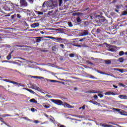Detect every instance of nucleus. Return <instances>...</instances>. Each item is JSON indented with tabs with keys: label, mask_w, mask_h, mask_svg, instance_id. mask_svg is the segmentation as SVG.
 I'll use <instances>...</instances> for the list:
<instances>
[{
	"label": "nucleus",
	"mask_w": 127,
	"mask_h": 127,
	"mask_svg": "<svg viewBox=\"0 0 127 127\" xmlns=\"http://www.w3.org/2000/svg\"><path fill=\"white\" fill-rule=\"evenodd\" d=\"M0 121L2 123H4V120H3V119L2 117L0 118Z\"/></svg>",
	"instance_id": "nucleus-49"
},
{
	"label": "nucleus",
	"mask_w": 127,
	"mask_h": 127,
	"mask_svg": "<svg viewBox=\"0 0 127 127\" xmlns=\"http://www.w3.org/2000/svg\"><path fill=\"white\" fill-rule=\"evenodd\" d=\"M16 47H19V48H24V47H25V46L17 45H16Z\"/></svg>",
	"instance_id": "nucleus-37"
},
{
	"label": "nucleus",
	"mask_w": 127,
	"mask_h": 127,
	"mask_svg": "<svg viewBox=\"0 0 127 127\" xmlns=\"http://www.w3.org/2000/svg\"><path fill=\"white\" fill-rule=\"evenodd\" d=\"M124 54H125V53L124 52V51H121L119 52V55L120 57L124 56Z\"/></svg>",
	"instance_id": "nucleus-22"
},
{
	"label": "nucleus",
	"mask_w": 127,
	"mask_h": 127,
	"mask_svg": "<svg viewBox=\"0 0 127 127\" xmlns=\"http://www.w3.org/2000/svg\"><path fill=\"white\" fill-rule=\"evenodd\" d=\"M89 25V23L87 21H85L84 23V27H87Z\"/></svg>",
	"instance_id": "nucleus-36"
},
{
	"label": "nucleus",
	"mask_w": 127,
	"mask_h": 127,
	"mask_svg": "<svg viewBox=\"0 0 127 127\" xmlns=\"http://www.w3.org/2000/svg\"><path fill=\"white\" fill-rule=\"evenodd\" d=\"M80 108H82L83 110H85V105H83L82 106V107Z\"/></svg>",
	"instance_id": "nucleus-63"
},
{
	"label": "nucleus",
	"mask_w": 127,
	"mask_h": 127,
	"mask_svg": "<svg viewBox=\"0 0 127 127\" xmlns=\"http://www.w3.org/2000/svg\"><path fill=\"white\" fill-rule=\"evenodd\" d=\"M102 126L103 127H111V126L105 125H102Z\"/></svg>",
	"instance_id": "nucleus-46"
},
{
	"label": "nucleus",
	"mask_w": 127,
	"mask_h": 127,
	"mask_svg": "<svg viewBox=\"0 0 127 127\" xmlns=\"http://www.w3.org/2000/svg\"><path fill=\"white\" fill-rule=\"evenodd\" d=\"M39 15H43V12L36 11V12Z\"/></svg>",
	"instance_id": "nucleus-33"
},
{
	"label": "nucleus",
	"mask_w": 127,
	"mask_h": 127,
	"mask_svg": "<svg viewBox=\"0 0 127 127\" xmlns=\"http://www.w3.org/2000/svg\"><path fill=\"white\" fill-rule=\"evenodd\" d=\"M58 82H60V83L62 84H64V85H65V82H63V81H59Z\"/></svg>",
	"instance_id": "nucleus-55"
},
{
	"label": "nucleus",
	"mask_w": 127,
	"mask_h": 127,
	"mask_svg": "<svg viewBox=\"0 0 127 127\" xmlns=\"http://www.w3.org/2000/svg\"><path fill=\"white\" fill-rule=\"evenodd\" d=\"M30 102L34 103V104H37L38 102L37 100H36L35 99H32L30 100Z\"/></svg>",
	"instance_id": "nucleus-14"
},
{
	"label": "nucleus",
	"mask_w": 127,
	"mask_h": 127,
	"mask_svg": "<svg viewBox=\"0 0 127 127\" xmlns=\"http://www.w3.org/2000/svg\"><path fill=\"white\" fill-rule=\"evenodd\" d=\"M108 51H111V52H114L115 51V49L113 48L109 49Z\"/></svg>",
	"instance_id": "nucleus-50"
},
{
	"label": "nucleus",
	"mask_w": 127,
	"mask_h": 127,
	"mask_svg": "<svg viewBox=\"0 0 127 127\" xmlns=\"http://www.w3.org/2000/svg\"><path fill=\"white\" fill-rule=\"evenodd\" d=\"M9 83H12V84H15V82L13 81H9Z\"/></svg>",
	"instance_id": "nucleus-60"
},
{
	"label": "nucleus",
	"mask_w": 127,
	"mask_h": 127,
	"mask_svg": "<svg viewBox=\"0 0 127 127\" xmlns=\"http://www.w3.org/2000/svg\"><path fill=\"white\" fill-rule=\"evenodd\" d=\"M113 87L114 88H116V89H117L118 88V87L117 86H116V85H115V84H113Z\"/></svg>",
	"instance_id": "nucleus-56"
},
{
	"label": "nucleus",
	"mask_w": 127,
	"mask_h": 127,
	"mask_svg": "<svg viewBox=\"0 0 127 127\" xmlns=\"http://www.w3.org/2000/svg\"><path fill=\"white\" fill-rule=\"evenodd\" d=\"M96 18H98L99 19V21L100 23H103V22H104L105 21L107 22V20H106L104 17L102 16L101 15H97L96 16Z\"/></svg>",
	"instance_id": "nucleus-6"
},
{
	"label": "nucleus",
	"mask_w": 127,
	"mask_h": 127,
	"mask_svg": "<svg viewBox=\"0 0 127 127\" xmlns=\"http://www.w3.org/2000/svg\"><path fill=\"white\" fill-rule=\"evenodd\" d=\"M88 93H92V94H97V93H102L101 91H96V90H91L90 91H88Z\"/></svg>",
	"instance_id": "nucleus-8"
},
{
	"label": "nucleus",
	"mask_w": 127,
	"mask_h": 127,
	"mask_svg": "<svg viewBox=\"0 0 127 127\" xmlns=\"http://www.w3.org/2000/svg\"><path fill=\"white\" fill-rule=\"evenodd\" d=\"M28 1L30 2L31 3H33V0H28Z\"/></svg>",
	"instance_id": "nucleus-58"
},
{
	"label": "nucleus",
	"mask_w": 127,
	"mask_h": 127,
	"mask_svg": "<svg viewBox=\"0 0 127 127\" xmlns=\"http://www.w3.org/2000/svg\"><path fill=\"white\" fill-rule=\"evenodd\" d=\"M118 61H119L120 63H123L124 62V59L122 58H120L119 59Z\"/></svg>",
	"instance_id": "nucleus-30"
},
{
	"label": "nucleus",
	"mask_w": 127,
	"mask_h": 127,
	"mask_svg": "<svg viewBox=\"0 0 127 127\" xmlns=\"http://www.w3.org/2000/svg\"><path fill=\"white\" fill-rule=\"evenodd\" d=\"M38 79H44V77L43 76H38Z\"/></svg>",
	"instance_id": "nucleus-52"
},
{
	"label": "nucleus",
	"mask_w": 127,
	"mask_h": 127,
	"mask_svg": "<svg viewBox=\"0 0 127 127\" xmlns=\"http://www.w3.org/2000/svg\"><path fill=\"white\" fill-rule=\"evenodd\" d=\"M59 5L60 7H61L62 5V3H63V0H59Z\"/></svg>",
	"instance_id": "nucleus-29"
},
{
	"label": "nucleus",
	"mask_w": 127,
	"mask_h": 127,
	"mask_svg": "<svg viewBox=\"0 0 127 127\" xmlns=\"http://www.w3.org/2000/svg\"><path fill=\"white\" fill-rule=\"evenodd\" d=\"M60 46L62 48V49H64L65 48L64 45L61 44Z\"/></svg>",
	"instance_id": "nucleus-45"
},
{
	"label": "nucleus",
	"mask_w": 127,
	"mask_h": 127,
	"mask_svg": "<svg viewBox=\"0 0 127 127\" xmlns=\"http://www.w3.org/2000/svg\"><path fill=\"white\" fill-rule=\"evenodd\" d=\"M48 81H50L51 82H58L59 81L58 80H52V79H48Z\"/></svg>",
	"instance_id": "nucleus-24"
},
{
	"label": "nucleus",
	"mask_w": 127,
	"mask_h": 127,
	"mask_svg": "<svg viewBox=\"0 0 127 127\" xmlns=\"http://www.w3.org/2000/svg\"><path fill=\"white\" fill-rule=\"evenodd\" d=\"M46 1H45V2H44L43 3V5H42V7H43V8L46 7Z\"/></svg>",
	"instance_id": "nucleus-47"
},
{
	"label": "nucleus",
	"mask_w": 127,
	"mask_h": 127,
	"mask_svg": "<svg viewBox=\"0 0 127 127\" xmlns=\"http://www.w3.org/2000/svg\"><path fill=\"white\" fill-rule=\"evenodd\" d=\"M111 63H112L111 61H110V60L105 61V64L107 65H110L111 64Z\"/></svg>",
	"instance_id": "nucleus-19"
},
{
	"label": "nucleus",
	"mask_w": 127,
	"mask_h": 127,
	"mask_svg": "<svg viewBox=\"0 0 127 127\" xmlns=\"http://www.w3.org/2000/svg\"><path fill=\"white\" fill-rule=\"evenodd\" d=\"M114 93H113V92H110V91H108V92H105V95H109V96H110V95H114Z\"/></svg>",
	"instance_id": "nucleus-16"
},
{
	"label": "nucleus",
	"mask_w": 127,
	"mask_h": 127,
	"mask_svg": "<svg viewBox=\"0 0 127 127\" xmlns=\"http://www.w3.org/2000/svg\"><path fill=\"white\" fill-rule=\"evenodd\" d=\"M84 40H85V38H82V39H81L78 40V41H79V42H82V41H83Z\"/></svg>",
	"instance_id": "nucleus-54"
},
{
	"label": "nucleus",
	"mask_w": 127,
	"mask_h": 127,
	"mask_svg": "<svg viewBox=\"0 0 127 127\" xmlns=\"http://www.w3.org/2000/svg\"><path fill=\"white\" fill-rule=\"evenodd\" d=\"M112 109L114 111H116L117 112L119 113V114H120L121 115L127 116V112L124 110L115 108H113Z\"/></svg>",
	"instance_id": "nucleus-3"
},
{
	"label": "nucleus",
	"mask_w": 127,
	"mask_h": 127,
	"mask_svg": "<svg viewBox=\"0 0 127 127\" xmlns=\"http://www.w3.org/2000/svg\"><path fill=\"white\" fill-rule=\"evenodd\" d=\"M2 81H4L9 83L10 80L8 79H2Z\"/></svg>",
	"instance_id": "nucleus-38"
},
{
	"label": "nucleus",
	"mask_w": 127,
	"mask_h": 127,
	"mask_svg": "<svg viewBox=\"0 0 127 127\" xmlns=\"http://www.w3.org/2000/svg\"><path fill=\"white\" fill-rule=\"evenodd\" d=\"M119 86H122V87H125V84H122V83H119Z\"/></svg>",
	"instance_id": "nucleus-44"
},
{
	"label": "nucleus",
	"mask_w": 127,
	"mask_h": 127,
	"mask_svg": "<svg viewBox=\"0 0 127 127\" xmlns=\"http://www.w3.org/2000/svg\"><path fill=\"white\" fill-rule=\"evenodd\" d=\"M80 14H81L80 13H73L72 15H73V16H79Z\"/></svg>",
	"instance_id": "nucleus-27"
},
{
	"label": "nucleus",
	"mask_w": 127,
	"mask_h": 127,
	"mask_svg": "<svg viewBox=\"0 0 127 127\" xmlns=\"http://www.w3.org/2000/svg\"><path fill=\"white\" fill-rule=\"evenodd\" d=\"M100 31H101V30H100V29H96V33H100Z\"/></svg>",
	"instance_id": "nucleus-51"
},
{
	"label": "nucleus",
	"mask_w": 127,
	"mask_h": 127,
	"mask_svg": "<svg viewBox=\"0 0 127 127\" xmlns=\"http://www.w3.org/2000/svg\"><path fill=\"white\" fill-rule=\"evenodd\" d=\"M32 89H34V90H39V87L38 86H35V85H32Z\"/></svg>",
	"instance_id": "nucleus-21"
},
{
	"label": "nucleus",
	"mask_w": 127,
	"mask_h": 127,
	"mask_svg": "<svg viewBox=\"0 0 127 127\" xmlns=\"http://www.w3.org/2000/svg\"><path fill=\"white\" fill-rule=\"evenodd\" d=\"M32 77H33V78H34L38 79L39 76H32Z\"/></svg>",
	"instance_id": "nucleus-61"
},
{
	"label": "nucleus",
	"mask_w": 127,
	"mask_h": 127,
	"mask_svg": "<svg viewBox=\"0 0 127 127\" xmlns=\"http://www.w3.org/2000/svg\"><path fill=\"white\" fill-rule=\"evenodd\" d=\"M51 101L53 103H54L55 104L58 105V106L62 105V106H64L65 108H72V106L70 104H68L67 103H64L63 104V102L62 101V100L52 99Z\"/></svg>",
	"instance_id": "nucleus-1"
},
{
	"label": "nucleus",
	"mask_w": 127,
	"mask_h": 127,
	"mask_svg": "<svg viewBox=\"0 0 127 127\" xmlns=\"http://www.w3.org/2000/svg\"><path fill=\"white\" fill-rule=\"evenodd\" d=\"M98 96H99L100 98H103L104 97V95L101 93H99Z\"/></svg>",
	"instance_id": "nucleus-40"
},
{
	"label": "nucleus",
	"mask_w": 127,
	"mask_h": 127,
	"mask_svg": "<svg viewBox=\"0 0 127 127\" xmlns=\"http://www.w3.org/2000/svg\"><path fill=\"white\" fill-rule=\"evenodd\" d=\"M73 46H75V47H79V48H81V45L75 44V45H73Z\"/></svg>",
	"instance_id": "nucleus-42"
},
{
	"label": "nucleus",
	"mask_w": 127,
	"mask_h": 127,
	"mask_svg": "<svg viewBox=\"0 0 127 127\" xmlns=\"http://www.w3.org/2000/svg\"><path fill=\"white\" fill-rule=\"evenodd\" d=\"M76 21H77V23H80L81 22L82 20H81V18H80L79 16H78L77 18H76Z\"/></svg>",
	"instance_id": "nucleus-20"
},
{
	"label": "nucleus",
	"mask_w": 127,
	"mask_h": 127,
	"mask_svg": "<svg viewBox=\"0 0 127 127\" xmlns=\"http://www.w3.org/2000/svg\"><path fill=\"white\" fill-rule=\"evenodd\" d=\"M93 98H94V99H97L98 97V96H97V95H95L93 96Z\"/></svg>",
	"instance_id": "nucleus-53"
},
{
	"label": "nucleus",
	"mask_w": 127,
	"mask_h": 127,
	"mask_svg": "<svg viewBox=\"0 0 127 127\" xmlns=\"http://www.w3.org/2000/svg\"><path fill=\"white\" fill-rule=\"evenodd\" d=\"M31 111L32 112H34L35 111V108H31Z\"/></svg>",
	"instance_id": "nucleus-62"
},
{
	"label": "nucleus",
	"mask_w": 127,
	"mask_h": 127,
	"mask_svg": "<svg viewBox=\"0 0 127 127\" xmlns=\"http://www.w3.org/2000/svg\"><path fill=\"white\" fill-rule=\"evenodd\" d=\"M114 70L119 71L120 73H124L125 72L123 69L114 68Z\"/></svg>",
	"instance_id": "nucleus-15"
},
{
	"label": "nucleus",
	"mask_w": 127,
	"mask_h": 127,
	"mask_svg": "<svg viewBox=\"0 0 127 127\" xmlns=\"http://www.w3.org/2000/svg\"><path fill=\"white\" fill-rule=\"evenodd\" d=\"M52 50L53 51H56L58 50L56 45H54L52 47Z\"/></svg>",
	"instance_id": "nucleus-17"
},
{
	"label": "nucleus",
	"mask_w": 127,
	"mask_h": 127,
	"mask_svg": "<svg viewBox=\"0 0 127 127\" xmlns=\"http://www.w3.org/2000/svg\"><path fill=\"white\" fill-rule=\"evenodd\" d=\"M77 117H78L80 119H82L83 118V117L82 116H77Z\"/></svg>",
	"instance_id": "nucleus-57"
},
{
	"label": "nucleus",
	"mask_w": 127,
	"mask_h": 127,
	"mask_svg": "<svg viewBox=\"0 0 127 127\" xmlns=\"http://www.w3.org/2000/svg\"><path fill=\"white\" fill-rule=\"evenodd\" d=\"M89 78L92 79H97V78L95 76H92V75H89Z\"/></svg>",
	"instance_id": "nucleus-39"
},
{
	"label": "nucleus",
	"mask_w": 127,
	"mask_h": 127,
	"mask_svg": "<svg viewBox=\"0 0 127 127\" xmlns=\"http://www.w3.org/2000/svg\"><path fill=\"white\" fill-rule=\"evenodd\" d=\"M69 57H70V58H73L75 57V54H73V53H70L69 54Z\"/></svg>",
	"instance_id": "nucleus-28"
},
{
	"label": "nucleus",
	"mask_w": 127,
	"mask_h": 127,
	"mask_svg": "<svg viewBox=\"0 0 127 127\" xmlns=\"http://www.w3.org/2000/svg\"><path fill=\"white\" fill-rule=\"evenodd\" d=\"M39 26V24L38 22L35 23L31 25V27L32 28H36V27H38Z\"/></svg>",
	"instance_id": "nucleus-12"
},
{
	"label": "nucleus",
	"mask_w": 127,
	"mask_h": 127,
	"mask_svg": "<svg viewBox=\"0 0 127 127\" xmlns=\"http://www.w3.org/2000/svg\"><path fill=\"white\" fill-rule=\"evenodd\" d=\"M126 15H127V11H124L122 12V16H125Z\"/></svg>",
	"instance_id": "nucleus-26"
},
{
	"label": "nucleus",
	"mask_w": 127,
	"mask_h": 127,
	"mask_svg": "<svg viewBox=\"0 0 127 127\" xmlns=\"http://www.w3.org/2000/svg\"><path fill=\"white\" fill-rule=\"evenodd\" d=\"M46 97H48V98H51V96L49 95V94L46 95Z\"/></svg>",
	"instance_id": "nucleus-59"
},
{
	"label": "nucleus",
	"mask_w": 127,
	"mask_h": 127,
	"mask_svg": "<svg viewBox=\"0 0 127 127\" xmlns=\"http://www.w3.org/2000/svg\"><path fill=\"white\" fill-rule=\"evenodd\" d=\"M119 97L121 99H124V97H126V95H120Z\"/></svg>",
	"instance_id": "nucleus-32"
},
{
	"label": "nucleus",
	"mask_w": 127,
	"mask_h": 127,
	"mask_svg": "<svg viewBox=\"0 0 127 127\" xmlns=\"http://www.w3.org/2000/svg\"><path fill=\"white\" fill-rule=\"evenodd\" d=\"M16 18V13H15L14 15L11 16V19H12V20L14 19V18Z\"/></svg>",
	"instance_id": "nucleus-25"
},
{
	"label": "nucleus",
	"mask_w": 127,
	"mask_h": 127,
	"mask_svg": "<svg viewBox=\"0 0 127 127\" xmlns=\"http://www.w3.org/2000/svg\"><path fill=\"white\" fill-rule=\"evenodd\" d=\"M78 42L79 41L78 39H74V41H73L72 43H71V45H72V46H73V45H77L78 44Z\"/></svg>",
	"instance_id": "nucleus-11"
},
{
	"label": "nucleus",
	"mask_w": 127,
	"mask_h": 127,
	"mask_svg": "<svg viewBox=\"0 0 127 127\" xmlns=\"http://www.w3.org/2000/svg\"><path fill=\"white\" fill-rule=\"evenodd\" d=\"M104 44L105 46H106V47H107V48H112L114 47L113 45L108 44L106 43H104Z\"/></svg>",
	"instance_id": "nucleus-13"
},
{
	"label": "nucleus",
	"mask_w": 127,
	"mask_h": 127,
	"mask_svg": "<svg viewBox=\"0 0 127 127\" xmlns=\"http://www.w3.org/2000/svg\"><path fill=\"white\" fill-rule=\"evenodd\" d=\"M86 63L90 65H94V64L91 63L90 61H87Z\"/></svg>",
	"instance_id": "nucleus-35"
},
{
	"label": "nucleus",
	"mask_w": 127,
	"mask_h": 127,
	"mask_svg": "<svg viewBox=\"0 0 127 127\" xmlns=\"http://www.w3.org/2000/svg\"><path fill=\"white\" fill-rule=\"evenodd\" d=\"M25 90H27L28 91L30 92V93H32V94H34L35 92L33 91L32 90L28 89V88H25Z\"/></svg>",
	"instance_id": "nucleus-23"
},
{
	"label": "nucleus",
	"mask_w": 127,
	"mask_h": 127,
	"mask_svg": "<svg viewBox=\"0 0 127 127\" xmlns=\"http://www.w3.org/2000/svg\"><path fill=\"white\" fill-rule=\"evenodd\" d=\"M90 103H93L94 105H96L98 103L97 102L89 101Z\"/></svg>",
	"instance_id": "nucleus-48"
},
{
	"label": "nucleus",
	"mask_w": 127,
	"mask_h": 127,
	"mask_svg": "<svg viewBox=\"0 0 127 127\" xmlns=\"http://www.w3.org/2000/svg\"><path fill=\"white\" fill-rule=\"evenodd\" d=\"M4 9H5L6 11H13L14 9H15V7L14 5V4L12 3H6L5 4V5L3 7Z\"/></svg>",
	"instance_id": "nucleus-2"
},
{
	"label": "nucleus",
	"mask_w": 127,
	"mask_h": 127,
	"mask_svg": "<svg viewBox=\"0 0 127 127\" xmlns=\"http://www.w3.org/2000/svg\"><path fill=\"white\" fill-rule=\"evenodd\" d=\"M16 16H17V17L18 18L20 19L21 18V15L20 14H19V13L17 14V15L16 14Z\"/></svg>",
	"instance_id": "nucleus-41"
},
{
	"label": "nucleus",
	"mask_w": 127,
	"mask_h": 127,
	"mask_svg": "<svg viewBox=\"0 0 127 127\" xmlns=\"http://www.w3.org/2000/svg\"><path fill=\"white\" fill-rule=\"evenodd\" d=\"M43 106L46 109H49L50 107V105L47 103H43Z\"/></svg>",
	"instance_id": "nucleus-10"
},
{
	"label": "nucleus",
	"mask_w": 127,
	"mask_h": 127,
	"mask_svg": "<svg viewBox=\"0 0 127 127\" xmlns=\"http://www.w3.org/2000/svg\"><path fill=\"white\" fill-rule=\"evenodd\" d=\"M59 127H65L64 125H61Z\"/></svg>",
	"instance_id": "nucleus-64"
},
{
	"label": "nucleus",
	"mask_w": 127,
	"mask_h": 127,
	"mask_svg": "<svg viewBox=\"0 0 127 127\" xmlns=\"http://www.w3.org/2000/svg\"><path fill=\"white\" fill-rule=\"evenodd\" d=\"M47 38H49L50 39H53L55 40H57V42H60L61 43H64V39L62 38H59L58 37H47Z\"/></svg>",
	"instance_id": "nucleus-5"
},
{
	"label": "nucleus",
	"mask_w": 127,
	"mask_h": 127,
	"mask_svg": "<svg viewBox=\"0 0 127 127\" xmlns=\"http://www.w3.org/2000/svg\"><path fill=\"white\" fill-rule=\"evenodd\" d=\"M19 2L22 6L27 7L28 6V3L26 0H19Z\"/></svg>",
	"instance_id": "nucleus-7"
},
{
	"label": "nucleus",
	"mask_w": 127,
	"mask_h": 127,
	"mask_svg": "<svg viewBox=\"0 0 127 127\" xmlns=\"http://www.w3.org/2000/svg\"><path fill=\"white\" fill-rule=\"evenodd\" d=\"M49 6L51 8H55L58 6L57 0H51L49 2Z\"/></svg>",
	"instance_id": "nucleus-4"
},
{
	"label": "nucleus",
	"mask_w": 127,
	"mask_h": 127,
	"mask_svg": "<svg viewBox=\"0 0 127 127\" xmlns=\"http://www.w3.org/2000/svg\"><path fill=\"white\" fill-rule=\"evenodd\" d=\"M48 15L53 16L54 15L53 10L49 11L47 13Z\"/></svg>",
	"instance_id": "nucleus-18"
},
{
	"label": "nucleus",
	"mask_w": 127,
	"mask_h": 127,
	"mask_svg": "<svg viewBox=\"0 0 127 127\" xmlns=\"http://www.w3.org/2000/svg\"><path fill=\"white\" fill-rule=\"evenodd\" d=\"M89 35V31L87 30H84L83 32L81 33L82 36H87Z\"/></svg>",
	"instance_id": "nucleus-9"
},
{
	"label": "nucleus",
	"mask_w": 127,
	"mask_h": 127,
	"mask_svg": "<svg viewBox=\"0 0 127 127\" xmlns=\"http://www.w3.org/2000/svg\"><path fill=\"white\" fill-rule=\"evenodd\" d=\"M40 41H41V39L40 38L37 39L36 40V43H39Z\"/></svg>",
	"instance_id": "nucleus-43"
},
{
	"label": "nucleus",
	"mask_w": 127,
	"mask_h": 127,
	"mask_svg": "<svg viewBox=\"0 0 127 127\" xmlns=\"http://www.w3.org/2000/svg\"><path fill=\"white\" fill-rule=\"evenodd\" d=\"M68 25L69 27H71L73 26V25L72 24V22L71 21H69L68 22Z\"/></svg>",
	"instance_id": "nucleus-31"
},
{
	"label": "nucleus",
	"mask_w": 127,
	"mask_h": 127,
	"mask_svg": "<svg viewBox=\"0 0 127 127\" xmlns=\"http://www.w3.org/2000/svg\"><path fill=\"white\" fill-rule=\"evenodd\" d=\"M11 54H9L7 56V57H6L7 60H10L11 59Z\"/></svg>",
	"instance_id": "nucleus-34"
}]
</instances>
